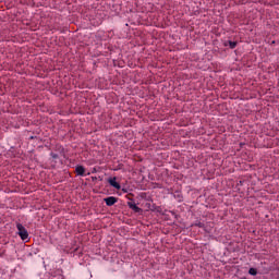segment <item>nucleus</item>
<instances>
[{
	"mask_svg": "<svg viewBox=\"0 0 279 279\" xmlns=\"http://www.w3.org/2000/svg\"><path fill=\"white\" fill-rule=\"evenodd\" d=\"M17 228V234L21 236L22 241H27L29 239V233L27 232V229L21 223L16 225Z\"/></svg>",
	"mask_w": 279,
	"mask_h": 279,
	"instance_id": "nucleus-1",
	"label": "nucleus"
},
{
	"mask_svg": "<svg viewBox=\"0 0 279 279\" xmlns=\"http://www.w3.org/2000/svg\"><path fill=\"white\" fill-rule=\"evenodd\" d=\"M110 186H113V189H117L118 191L121 189V184H119V182H117V178H110L108 180Z\"/></svg>",
	"mask_w": 279,
	"mask_h": 279,
	"instance_id": "nucleus-2",
	"label": "nucleus"
},
{
	"mask_svg": "<svg viewBox=\"0 0 279 279\" xmlns=\"http://www.w3.org/2000/svg\"><path fill=\"white\" fill-rule=\"evenodd\" d=\"M225 46H226V47L229 46L230 49H234V48L236 47V41H230V40H229V41H226V43H225Z\"/></svg>",
	"mask_w": 279,
	"mask_h": 279,
	"instance_id": "nucleus-6",
	"label": "nucleus"
},
{
	"mask_svg": "<svg viewBox=\"0 0 279 279\" xmlns=\"http://www.w3.org/2000/svg\"><path fill=\"white\" fill-rule=\"evenodd\" d=\"M116 202H117V197H114V196H109V197L105 198V203L108 206H114Z\"/></svg>",
	"mask_w": 279,
	"mask_h": 279,
	"instance_id": "nucleus-3",
	"label": "nucleus"
},
{
	"mask_svg": "<svg viewBox=\"0 0 279 279\" xmlns=\"http://www.w3.org/2000/svg\"><path fill=\"white\" fill-rule=\"evenodd\" d=\"M248 274L251 276H256V274H257L256 268H250Z\"/></svg>",
	"mask_w": 279,
	"mask_h": 279,
	"instance_id": "nucleus-7",
	"label": "nucleus"
},
{
	"mask_svg": "<svg viewBox=\"0 0 279 279\" xmlns=\"http://www.w3.org/2000/svg\"><path fill=\"white\" fill-rule=\"evenodd\" d=\"M128 206H129V208H131V210H134L135 213H141V208L138 206H136V203L129 202Z\"/></svg>",
	"mask_w": 279,
	"mask_h": 279,
	"instance_id": "nucleus-4",
	"label": "nucleus"
},
{
	"mask_svg": "<svg viewBox=\"0 0 279 279\" xmlns=\"http://www.w3.org/2000/svg\"><path fill=\"white\" fill-rule=\"evenodd\" d=\"M75 171L77 175H84V173H86V169H84L82 166H77Z\"/></svg>",
	"mask_w": 279,
	"mask_h": 279,
	"instance_id": "nucleus-5",
	"label": "nucleus"
}]
</instances>
